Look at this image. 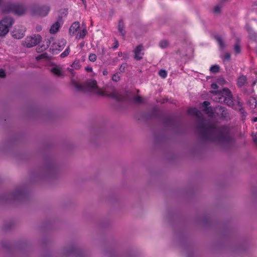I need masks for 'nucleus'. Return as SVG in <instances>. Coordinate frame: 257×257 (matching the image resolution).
<instances>
[{
  "label": "nucleus",
  "mask_w": 257,
  "mask_h": 257,
  "mask_svg": "<svg viewBox=\"0 0 257 257\" xmlns=\"http://www.w3.org/2000/svg\"><path fill=\"white\" fill-rule=\"evenodd\" d=\"M70 52V49L69 47H68L66 50L61 54L60 56L62 58H64L65 57H66L68 56Z\"/></svg>",
  "instance_id": "c9c22d12"
},
{
  "label": "nucleus",
  "mask_w": 257,
  "mask_h": 257,
  "mask_svg": "<svg viewBox=\"0 0 257 257\" xmlns=\"http://www.w3.org/2000/svg\"><path fill=\"white\" fill-rule=\"evenodd\" d=\"M45 42L46 43V45H43L41 47V48H39V50L41 49L40 51L47 49L48 48L49 45L50 44V41L48 39L45 40Z\"/></svg>",
  "instance_id": "cd10ccee"
},
{
  "label": "nucleus",
  "mask_w": 257,
  "mask_h": 257,
  "mask_svg": "<svg viewBox=\"0 0 257 257\" xmlns=\"http://www.w3.org/2000/svg\"><path fill=\"white\" fill-rule=\"evenodd\" d=\"M221 80H222L223 82H225V80H224L223 79H222Z\"/></svg>",
  "instance_id": "6e6d98bb"
},
{
  "label": "nucleus",
  "mask_w": 257,
  "mask_h": 257,
  "mask_svg": "<svg viewBox=\"0 0 257 257\" xmlns=\"http://www.w3.org/2000/svg\"><path fill=\"white\" fill-rule=\"evenodd\" d=\"M224 58L225 59L229 60L230 58V55L229 53H226L224 56Z\"/></svg>",
  "instance_id": "a18cd8bd"
},
{
  "label": "nucleus",
  "mask_w": 257,
  "mask_h": 257,
  "mask_svg": "<svg viewBox=\"0 0 257 257\" xmlns=\"http://www.w3.org/2000/svg\"><path fill=\"white\" fill-rule=\"evenodd\" d=\"M113 90H116L114 88L112 89V91L111 92L106 91V92H104L102 90L100 89H98L96 88L94 90H93L95 93L100 96H107L108 97H111L110 96V94L113 91Z\"/></svg>",
  "instance_id": "dca6fc26"
},
{
  "label": "nucleus",
  "mask_w": 257,
  "mask_h": 257,
  "mask_svg": "<svg viewBox=\"0 0 257 257\" xmlns=\"http://www.w3.org/2000/svg\"><path fill=\"white\" fill-rule=\"evenodd\" d=\"M215 111H219V112H224L225 111V108L223 106L218 105L215 107Z\"/></svg>",
  "instance_id": "f704fd0d"
},
{
  "label": "nucleus",
  "mask_w": 257,
  "mask_h": 257,
  "mask_svg": "<svg viewBox=\"0 0 257 257\" xmlns=\"http://www.w3.org/2000/svg\"><path fill=\"white\" fill-rule=\"evenodd\" d=\"M71 66L76 69H78L80 67V61L75 60L72 64Z\"/></svg>",
  "instance_id": "2f4dec72"
},
{
  "label": "nucleus",
  "mask_w": 257,
  "mask_h": 257,
  "mask_svg": "<svg viewBox=\"0 0 257 257\" xmlns=\"http://www.w3.org/2000/svg\"><path fill=\"white\" fill-rule=\"evenodd\" d=\"M74 86L76 88L77 90L80 91H85V87L83 85L79 84L77 83H75L74 84Z\"/></svg>",
  "instance_id": "473e14b6"
},
{
  "label": "nucleus",
  "mask_w": 257,
  "mask_h": 257,
  "mask_svg": "<svg viewBox=\"0 0 257 257\" xmlns=\"http://www.w3.org/2000/svg\"><path fill=\"white\" fill-rule=\"evenodd\" d=\"M215 39H216V40L217 41V42H218L220 47L221 48H223L225 47V43L221 36L219 35L215 36Z\"/></svg>",
  "instance_id": "5701e85b"
},
{
  "label": "nucleus",
  "mask_w": 257,
  "mask_h": 257,
  "mask_svg": "<svg viewBox=\"0 0 257 257\" xmlns=\"http://www.w3.org/2000/svg\"><path fill=\"white\" fill-rule=\"evenodd\" d=\"M210 98L214 101L224 103L236 111L242 109V103L238 100H233L231 91L227 88H223L217 90H210L209 92Z\"/></svg>",
  "instance_id": "f03ea898"
},
{
  "label": "nucleus",
  "mask_w": 257,
  "mask_h": 257,
  "mask_svg": "<svg viewBox=\"0 0 257 257\" xmlns=\"http://www.w3.org/2000/svg\"><path fill=\"white\" fill-rule=\"evenodd\" d=\"M2 11L4 13L12 12L17 15L21 16L25 13L26 8L21 4L7 2L3 6Z\"/></svg>",
  "instance_id": "20e7f679"
},
{
  "label": "nucleus",
  "mask_w": 257,
  "mask_h": 257,
  "mask_svg": "<svg viewBox=\"0 0 257 257\" xmlns=\"http://www.w3.org/2000/svg\"><path fill=\"white\" fill-rule=\"evenodd\" d=\"M247 105L250 109H254L256 106V100L254 97H250L247 102Z\"/></svg>",
  "instance_id": "2eb2a0df"
},
{
  "label": "nucleus",
  "mask_w": 257,
  "mask_h": 257,
  "mask_svg": "<svg viewBox=\"0 0 257 257\" xmlns=\"http://www.w3.org/2000/svg\"><path fill=\"white\" fill-rule=\"evenodd\" d=\"M89 60L91 62H94L96 60V55L95 54L91 53L89 55Z\"/></svg>",
  "instance_id": "58836bf2"
},
{
  "label": "nucleus",
  "mask_w": 257,
  "mask_h": 257,
  "mask_svg": "<svg viewBox=\"0 0 257 257\" xmlns=\"http://www.w3.org/2000/svg\"><path fill=\"white\" fill-rule=\"evenodd\" d=\"M83 2H84L85 0H81Z\"/></svg>",
  "instance_id": "4d7b16f0"
},
{
  "label": "nucleus",
  "mask_w": 257,
  "mask_h": 257,
  "mask_svg": "<svg viewBox=\"0 0 257 257\" xmlns=\"http://www.w3.org/2000/svg\"><path fill=\"white\" fill-rule=\"evenodd\" d=\"M234 50L236 54H239L240 53V46L239 44V41L238 40H237L236 43L234 46Z\"/></svg>",
  "instance_id": "a878e982"
},
{
  "label": "nucleus",
  "mask_w": 257,
  "mask_h": 257,
  "mask_svg": "<svg viewBox=\"0 0 257 257\" xmlns=\"http://www.w3.org/2000/svg\"><path fill=\"white\" fill-rule=\"evenodd\" d=\"M85 69L87 72H91L92 71V68L91 67H87Z\"/></svg>",
  "instance_id": "8fccbe9b"
},
{
  "label": "nucleus",
  "mask_w": 257,
  "mask_h": 257,
  "mask_svg": "<svg viewBox=\"0 0 257 257\" xmlns=\"http://www.w3.org/2000/svg\"><path fill=\"white\" fill-rule=\"evenodd\" d=\"M112 79L113 81L115 82H118L120 79V75L119 73H116L114 75H113L112 77Z\"/></svg>",
  "instance_id": "e433bc0d"
},
{
  "label": "nucleus",
  "mask_w": 257,
  "mask_h": 257,
  "mask_svg": "<svg viewBox=\"0 0 257 257\" xmlns=\"http://www.w3.org/2000/svg\"><path fill=\"white\" fill-rule=\"evenodd\" d=\"M118 41L117 40H115V44H114V46L113 47V48L114 49H116L118 47Z\"/></svg>",
  "instance_id": "49530a36"
},
{
  "label": "nucleus",
  "mask_w": 257,
  "mask_h": 257,
  "mask_svg": "<svg viewBox=\"0 0 257 257\" xmlns=\"http://www.w3.org/2000/svg\"><path fill=\"white\" fill-rule=\"evenodd\" d=\"M56 167L54 165L50 164H48L46 167V171L49 174L51 175V174L55 172Z\"/></svg>",
  "instance_id": "aec40b11"
},
{
  "label": "nucleus",
  "mask_w": 257,
  "mask_h": 257,
  "mask_svg": "<svg viewBox=\"0 0 257 257\" xmlns=\"http://www.w3.org/2000/svg\"><path fill=\"white\" fill-rule=\"evenodd\" d=\"M51 71L54 74L58 76L62 75V69L59 67H54L52 69Z\"/></svg>",
  "instance_id": "b1692460"
},
{
  "label": "nucleus",
  "mask_w": 257,
  "mask_h": 257,
  "mask_svg": "<svg viewBox=\"0 0 257 257\" xmlns=\"http://www.w3.org/2000/svg\"><path fill=\"white\" fill-rule=\"evenodd\" d=\"M221 8H222V6L220 5L215 6L214 9V13H216V14L220 13L221 12Z\"/></svg>",
  "instance_id": "4c0bfd02"
},
{
  "label": "nucleus",
  "mask_w": 257,
  "mask_h": 257,
  "mask_svg": "<svg viewBox=\"0 0 257 257\" xmlns=\"http://www.w3.org/2000/svg\"><path fill=\"white\" fill-rule=\"evenodd\" d=\"M27 194L23 188L18 189L15 192L7 195L6 200L17 201L22 200L25 198Z\"/></svg>",
  "instance_id": "0eeeda50"
},
{
  "label": "nucleus",
  "mask_w": 257,
  "mask_h": 257,
  "mask_svg": "<svg viewBox=\"0 0 257 257\" xmlns=\"http://www.w3.org/2000/svg\"><path fill=\"white\" fill-rule=\"evenodd\" d=\"M42 37L39 34L28 36L26 37L23 45L27 48H31L39 43Z\"/></svg>",
  "instance_id": "6e6552de"
},
{
  "label": "nucleus",
  "mask_w": 257,
  "mask_h": 257,
  "mask_svg": "<svg viewBox=\"0 0 257 257\" xmlns=\"http://www.w3.org/2000/svg\"><path fill=\"white\" fill-rule=\"evenodd\" d=\"M118 61V59L117 58H115L114 60V62H117Z\"/></svg>",
  "instance_id": "5fc2aeb1"
},
{
  "label": "nucleus",
  "mask_w": 257,
  "mask_h": 257,
  "mask_svg": "<svg viewBox=\"0 0 257 257\" xmlns=\"http://www.w3.org/2000/svg\"><path fill=\"white\" fill-rule=\"evenodd\" d=\"M246 82V77L244 76H241L239 77L237 80V85L239 87H242L243 86Z\"/></svg>",
  "instance_id": "4be33fe9"
},
{
  "label": "nucleus",
  "mask_w": 257,
  "mask_h": 257,
  "mask_svg": "<svg viewBox=\"0 0 257 257\" xmlns=\"http://www.w3.org/2000/svg\"><path fill=\"white\" fill-rule=\"evenodd\" d=\"M219 70V66L218 65H215L212 66L210 68V71L212 72L216 73L218 72Z\"/></svg>",
  "instance_id": "c756f323"
},
{
  "label": "nucleus",
  "mask_w": 257,
  "mask_h": 257,
  "mask_svg": "<svg viewBox=\"0 0 257 257\" xmlns=\"http://www.w3.org/2000/svg\"><path fill=\"white\" fill-rule=\"evenodd\" d=\"M66 42V41L63 40L60 41L58 44H55V48L56 49H57V47H58L59 50H60L61 48H63L64 46L65 45Z\"/></svg>",
  "instance_id": "c85d7f7f"
},
{
  "label": "nucleus",
  "mask_w": 257,
  "mask_h": 257,
  "mask_svg": "<svg viewBox=\"0 0 257 257\" xmlns=\"http://www.w3.org/2000/svg\"><path fill=\"white\" fill-rule=\"evenodd\" d=\"M63 254L66 257H77L81 255L80 250L74 247L64 249Z\"/></svg>",
  "instance_id": "1a4fd4ad"
},
{
  "label": "nucleus",
  "mask_w": 257,
  "mask_h": 257,
  "mask_svg": "<svg viewBox=\"0 0 257 257\" xmlns=\"http://www.w3.org/2000/svg\"><path fill=\"white\" fill-rule=\"evenodd\" d=\"M80 28V23L79 22L76 21L74 22L70 26L69 30V33L70 35L71 36H74L75 34L77 31Z\"/></svg>",
  "instance_id": "4468645a"
},
{
  "label": "nucleus",
  "mask_w": 257,
  "mask_h": 257,
  "mask_svg": "<svg viewBox=\"0 0 257 257\" xmlns=\"http://www.w3.org/2000/svg\"><path fill=\"white\" fill-rule=\"evenodd\" d=\"M51 8L48 5H40L38 3L32 4L30 7L31 13L35 16L45 17L50 11Z\"/></svg>",
  "instance_id": "39448f33"
},
{
  "label": "nucleus",
  "mask_w": 257,
  "mask_h": 257,
  "mask_svg": "<svg viewBox=\"0 0 257 257\" xmlns=\"http://www.w3.org/2000/svg\"><path fill=\"white\" fill-rule=\"evenodd\" d=\"M136 117L140 121H146L151 118L155 113H137Z\"/></svg>",
  "instance_id": "ddd939ff"
},
{
  "label": "nucleus",
  "mask_w": 257,
  "mask_h": 257,
  "mask_svg": "<svg viewBox=\"0 0 257 257\" xmlns=\"http://www.w3.org/2000/svg\"><path fill=\"white\" fill-rule=\"evenodd\" d=\"M43 57V55H39V56H37V57H36V59H37V60H39V59H40L42 58Z\"/></svg>",
  "instance_id": "3c124183"
},
{
  "label": "nucleus",
  "mask_w": 257,
  "mask_h": 257,
  "mask_svg": "<svg viewBox=\"0 0 257 257\" xmlns=\"http://www.w3.org/2000/svg\"><path fill=\"white\" fill-rule=\"evenodd\" d=\"M111 98L119 101H125L132 105H139L143 104L145 101L143 98L139 95H134L132 92L126 91L123 93H119L116 90L110 94Z\"/></svg>",
  "instance_id": "7ed1b4c3"
},
{
  "label": "nucleus",
  "mask_w": 257,
  "mask_h": 257,
  "mask_svg": "<svg viewBox=\"0 0 257 257\" xmlns=\"http://www.w3.org/2000/svg\"><path fill=\"white\" fill-rule=\"evenodd\" d=\"M87 33V32L86 29V26H85L83 30L78 34L77 38H78L79 39H83L86 35Z\"/></svg>",
  "instance_id": "393cba45"
},
{
  "label": "nucleus",
  "mask_w": 257,
  "mask_h": 257,
  "mask_svg": "<svg viewBox=\"0 0 257 257\" xmlns=\"http://www.w3.org/2000/svg\"><path fill=\"white\" fill-rule=\"evenodd\" d=\"M247 31L249 34V38L253 41H256L257 39V35L252 29L250 27H248L247 28Z\"/></svg>",
  "instance_id": "f3484780"
},
{
  "label": "nucleus",
  "mask_w": 257,
  "mask_h": 257,
  "mask_svg": "<svg viewBox=\"0 0 257 257\" xmlns=\"http://www.w3.org/2000/svg\"><path fill=\"white\" fill-rule=\"evenodd\" d=\"M5 76V72L3 69H0V77H4Z\"/></svg>",
  "instance_id": "37998d69"
},
{
  "label": "nucleus",
  "mask_w": 257,
  "mask_h": 257,
  "mask_svg": "<svg viewBox=\"0 0 257 257\" xmlns=\"http://www.w3.org/2000/svg\"><path fill=\"white\" fill-rule=\"evenodd\" d=\"M159 46L161 48L164 49L168 47L169 42L168 41L166 40H163L161 41L159 43Z\"/></svg>",
  "instance_id": "bb28decb"
},
{
  "label": "nucleus",
  "mask_w": 257,
  "mask_h": 257,
  "mask_svg": "<svg viewBox=\"0 0 257 257\" xmlns=\"http://www.w3.org/2000/svg\"><path fill=\"white\" fill-rule=\"evenodd\" d=\"M102 73L104 75H106L108 74V72L106 69H104L102 71Z\"/></svg>",
  "instance_id": "de8ad7c7"
},
{
  "label": "nucleus",
  "mask_w": 257,
  "mask_h": 257,
  "mask_svg": "<svg viewBox=\"0 0 257 257\" xmlns=\"http://www.w3.org/2000/svg\"><path fill=\"white\" fill-rule=\"evenodd\" d=\"M164 123H166V124L170 125L173 124L174 120L172 118L167 117V118L164 119Z\"/></svg>",
  "instance_id": "7c9ffc66"
},
{
  "label": "nucleus",
  "mask_w": 257,
  "mask_h": 257,
  "mask_svg": "<svg viewBox=\"0 0 257 257\" xmlns=\"http://www.w3.org/2000/svg\"><path fill=\"white\" fill-rule=\"evenodd\" d=\"M36 30L37 32H40L42 30V28L40 25H37L36 27Z\"/></svg>",
  "instance_id": "c03bdc74"
},
{
  "label": "nucleus",
  "mask_w": 257,
  "mask_h": 257,
  "mask_svg": "<svg viewBox=\"0 0 257 257\" xmlns=\"http://www.w3.org/2000/svg\"><path fill=\"white\" fill-rule=\"evenodd\" d=\"M211 87L212 89H214L213 90H218V86L216 83H212L211 85Z\"/></svg>",
  "instance_id": "79ce46f5"
},
{
  "label": "nucleus",
  "mask_w": 257,
  "mask_h": 257,
  "mask_svg": "<svg viewBox=\"0 0 257 257\" xmlns=\"http://www.w3.org/2000/svg\"><path fill=\"white\" fill-rule=\"evenodd\" d=\"M14 23V20L10 16L4 17L0 21V37H5Z\"/></svg>",
  "instance_id": "423d86ee"
},
{
  "label": "nucleus",
  "mask_w": 257,
  "mask_h": 257,
  "mask_svg": "<svg viewBox=\"0 0 257 257\" xmlns=\"http://www.w3.org/2000/svg\"><path fill=\"white\" fill-rule=\"evenodd\" d=\"M124 28V24L121 20H120L118 22V30L119 33L121 34L122 36H124L125 35V31L123 29Z\"/></svg>",
  "instance_id": "412c9836"
},
{
  "label": "nucleus",
  "mask_w": 257,
  "mask_h": 257,
  "mask_svg": "<svg viewBox=\"0 0 257 257\" xmlns=\"http://www.w3.org/2000/svg\"><path fill=\"white\" fill-rule=\"evenodd\" d=\"M252 121H253V122H256V121H257V117H254V118H253V119H252Z\"/></svg>",
  "instance_id": "603ef678"
},
{
  "label": "nucleus",
  "mask_w": 257,
  "mask_h": 257,
  "mask_svg": "<svg viewBox=\"0 0 257 257\" xmlns=\"http://www.w3.org/2000/svg\"><path fill=\"white\" fill-rule=\"evenodd\" d=\"M253 141L254 142V143L256 144V145L257 146V137H254L253 138Z\"/></svg>",
  "instance_id": "09e8293b"
},
{
  "label": "nucleus",
  "mask_w": 257,
  "mask_h": 257,
  "mask_svg": "<svg viewBox=\"0 0 257 257\" xmlns=\"http://www.w3.org/2000/svg\"><path fill=\"white\" fill-rule=\"evenodd\" d=\"M63 22L62 16H59L57 21L54 23L51 27L49 32L51 34L56 33L59 30L61 26L63 24Z\"/></svg>",
  "instance_id": "9d476101"
},
{
  "label": "nucleus",
  "mask_w": 257,
  "mask_h": 257,
  "mask_svg": "<svg viewBox=\"0 0 257 257\" xmlns=\"http://www.w3.org/2000/svg\"><path fill=\"white\" fill-rule=\"evenodd\" d=\"M144 48L142 45H139V46H137L133 51V52L135 54V59L137 60H140L142 59L144 54Z\"/></svg>",
  "instance_id": "f8f14e48"
},
{
  "label": "nucleus",
  "mask_w": 257,
  "mask_h": 257,
  "mask_svg": "<svg viewBox=\"0 0 257 257\" xmlns=\"http://www.w3.org/2000/svg\"><path fill=\"white\" fill-rule=\"evenodd\" d=\"M118 56L119 57H121V56H122V53H121V52H118Z\"/></svg>",
  "instance_id": "864d4df0"
},
{
  "label": "nucleus",
  "mask_w": 257,
  "mask_h": 257,
  "mask_svg": "<svg viewBox=\"0 0 257 257\" xmlns=\"http://www.w3.org/2000/svg\"><path fill=\"white\" fill-rule=\"evenodd\" d=\"M187 112H200L198 109L195 107H190Z\"/></svg>",
  "instance_id": "ea45409f"
},
{
  "label": "nucleus",
  "mask_w": 257,
  "mask_h": 257,
  "mask_svg": "<svg viewBox=\"0 0 257 257\" xmlns=\"http://www.w3.org/2000/svg\"><path fill=\"white\" fill-rule=\"evenodd\" d=\"M159 75L163 78H165L167 77V71L164 69H161L159 72Z\"/></svg>",
  "instance_id": "72a5a7b5"
},
{
  "label": "nucleus",
  "mask_w": 257,
  "mask_h": 257,
  "mask_svg": "<svg viewBox=\"0 0 257 257\" xmlns=\"http://www.w3.org/2000/svg\"><path fill=\"white\" fill-rule=\"evenodd\" d=\"M25 28L23 27L15 28L12 32V37L16 39H22L25 36Z\"/></svg>",
  "instance_id": "9b49d317"
},
{
  "label": "nucleus",
  "mask_w": 257,
  "mask_h": 257,
  "mask_svg": "<svg viewBox=\"0 0 257 257\" xmlns=\"http://www.w3.org/2000/svg\"><path fill=\"white\" fill-rule=\"evenodd\" d=\"M210 102L208 101H204L203 103L201 104V107L202 108V110L204 111H208L207 112H210Z\"/></svg>",
  "instance_id": "6ab92c4d"
},
{
  "label": "nucleus",
  "mask_w": 257,
  "mask_h": 257,
  "mask_svg": "<svg viewBox=\"0 0 257 257\" xmlns=\"http://www.w3.org/2000/svg\"><path fill=\"white\" fill-rule=\"evenodd\" d=\"M127 64L126 63H122L119 67V70L121 72H124L125 71V69L126 68Z\"/></svg>",
  "instance_id": "a19ab883"
},
{
  "label": "nucleus",
  "mask_w": 257,
  "mask_h": 257,
  "mask_svg": "<svg viewBox=\"0 0 257 257\" xmlns=\"http://www.w3.org/2000/svg\"><path fill=\"white\" fill-rule=\"evenodd\" d=\"M86 86L90 90H94L96 88V82L94 80H90L87 82Z\"/></svg>",
  "instance_id": "a211bd4d"
},
{
  "label": "nucleus",
  "mask_w": 257,
  "mask_h": 257,
  "mask_svg": "<svg viewBox=\"0 0 257 257\" xmlns=\"http://www.w3.org/2000/svg\"><path fill=\"white\" fill-rule=\"evenodd\" d=\"M196 119V128L201 139L207 141H217L230 145L232 142L229 136L228 130L224 126H218L210 119H206L203 113H194ZM209 118H212L214 113H208Z\"/></svg>",
  "instance_id": "f257e3e1"
}]
</instances>
